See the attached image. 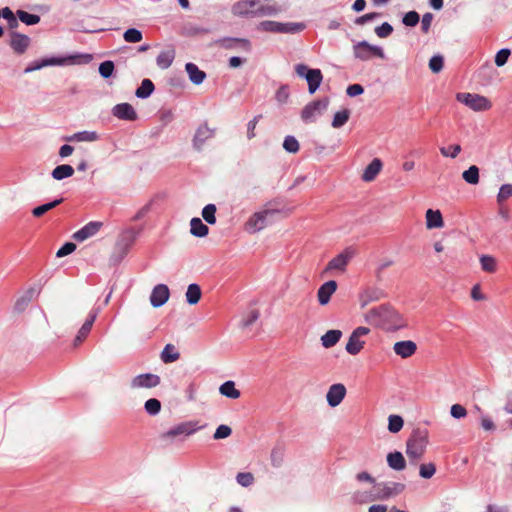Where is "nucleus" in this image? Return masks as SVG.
<instances>
[{
    "label": "nucleus",
    "mask_w": 512,
    "mask_h": 512,
    "mask_svg": "<svg viewBox=\"0 0 512 512\" xmlns=\"http://www.w3.org/2000/svg\"><path fill=\"white\" fill-rule=\"evenodd\" d=\"M428 444V431L416 428L406 442V454L409 459L419 460L425 453Z\"/></svg>",
    "instance_id": "f03ea898"
},
{
    "label": "nucleus",
    "mask_w": 512,
    "mask_h": 512,
    "mask_svg": "<svg viewBox=\"0 0 512 512\" xmlns=\"http://www.w3.org/2000/svg\"><path fill=\"white\" fill-rule=\"evenodd\" d=\"M185 70L188 74L189 80L195 85H200L206 78V73L200 70L194 63H187L185 65Z\"/></svg>",
    "instance_id": "a878e982"
},
{
    "label": "nucleus",
    "mask_w": 512,
    "mask_h": 512,
    "mask_svg": "<svg viewBox=\"0 0 512 512\" xmlns=\"http://www.w3.org/2000/svg\"><path fill=\"white\" fill-rule=\"evenodd\" d=\"M257 30L270 33H279V22L266 20L257 25Z\"/></svg>",
    "instance_id": "de8ad7c7"
},
{
    "label": "nucleus",
    "mask_w": 512,
    "mask_h": 512,
    "mask_svg": "<svg viewBox=\"0 0 512 512\" xmlns=\"http://www.w3.org/2000/svg\"><path fill=\"white\" fill-rule=\"evenodd\" d=\"M460 152H461V146L458 144L451 145L449 148H445V147L440 148V153L444 157H451L453 159L456 158Z\"/></svg>",
    "instance_id": "052dcab7"
},
{
    "label": "nucleus",
    "mask_w": 512,
    "mask_h": 512,
    "mask_svg": "<svg viewBox=\"0 0 512 512\" xmlns=\"http://www.w3.org/2000/svg\"><path fill=\"white\" fill-rule=\"evenodd\" d=\"M387 463L390 468L402 471L406 467V461L401 452L395 451L387 455Z\"/></svg>",
    "instance_id": "c756f323"
},
{
    "label": "nucleus",
    "mask_w": 512,
    "mask_h": 512,
    "mask_svg": "<svg viewBox=\"0 0 512 512\" xmlns=\"http://www.w3.org/2000/svg\"><path fill=\"white\" fill-rule=\"evenodd\" d=\"M276 100L283 104L286 103L289 98V88L286 85L281 86L276 92Z\"/></svg>",
    "instance_id": "69168bd1"
},
{
    "label": "nucleus",
    "mask_w": 512,
    "mask_h": 512,
    "mask_svg": "<svg viewBox=\"0 0 512 512\" xmlns=\"http://www.w3.org/2000/svg\"><path fill=\"white\" fill-rule=\"evenodd\" d=\"M341 337L342 331L338 329L329 330L321 337L322 346L326 349L332 348L339 342Z\"/></svg>",
    "instance_id": "c85d7f7f"
},
{
    "label": "nucleus",
    "mask_w": 512,
    "mask_h": 512,
    "mask_svg": "<svg viewBox=\"0 0 512 512\" xmlns=\"http://www.w3.org/2000/svg\"><path fill=\"white\" fill-rule=\"evenodd\" d=\"M216 206L214 204H207L202 210V217L208 224L216 223Z\"/></svg>",
    "instance_id": "09e8293b"
},
{
    "label": "nucleus",
    "mask_w": 512,
    "mask_h": 512,
    "mask_svg": "<svg viewBox=\"0 0 512 512\" xmlns=\"http://www.w3.org/2000/svg\"><path fill=\"white\" fill-rule=\"evenodd\" d=\"M279 213L277 209H264L252 214L245 223V230L250 234H255L263 230L268 224L269 219Z\"/></svg>",
    "instance_id": "7ed1b4c3"
},
{
    "label": "nucleus",
    "mask_w": 512,
    "mask_h": 512,
    "mask_svg": "<svg viewBox=\"0 0 512 512\" xmlns=\"http://www.w3.org/2000/svg\"><path fill=\"white\" fill-rule=\"evenodd\" d=\"M73 174H74V168L71 165L62 164V165L56 166L52 170L51 176L55 180L59 181V180L65 179V178H69V177L73 176Z\"/></svg>",
    "instance_id": "7c9ffc66"
},
{
    "label": "nucleus",
    "mask_w": 512,
    "mask_h": 512,
    "mask_svg": "<svg viewBox=\"0 0 512 512\" xmlns=\"http://www.w3.org/2000/svg\"><path fill=\"white\" fill-rule=\"evenodd\" d=\"M144 408L149 415H157L161 410V403L156 398H150L145 402Z\"/></svg>",
    "instance_id": "8fccbe9b"
},
{
    "label": "nucleus",
    "mask_w": 512,
    "mask_h": 512,
    "mask_svg": "<svg viewBox=\"0 0 512 512\" xmlns=\"http://www.w3.org/2000/svg\"><path fill=\"white\" fill-rule=\"evenodd\" d=\"M354 256V251L351 248H346L343 252L338 254L326 266L325 272L331 270L345 271L346 266Z\"/></svg>",
    "instance_id": "9d476101"
},
{
    "label": "nucleus",
    "mask_w": 512,
    "mask_h": 512,
    "mask_svg": "<svg viewBox=\"0 0 512 512\" xmlns=\"http://www.w3.org/2000/svg\"><path fill=\"white\" fill-rule=\"evenodd\" d=\"M394 352H415L417 345L411 340L396 342L393 346Z\"/></svg>",
    "instance_id": "c03bdc74"
},
{
    "label": "nucleus",
    "mask_w": 512,
    "mask_h": 512,
    "mask_svg": "<svg viewBox=\"0 0 512 512\" xmlns=\"http://www.w3.org/2000/svg\"><path fill=\"white\" fill-rule=\"evenodd\" d=\"M456 99L477 112L489 110L492 106L488 98L474 93H457Z\"/></svg>",
    "instance_id": "423d86ee"
},
{
    "label": "nucleus",
    "mask_w": 512,
    "mask_h": 512,
    "mask_svg": "<svg viewBox=\"0 0 512 512\" xmlns=\"http://www.w3.org/2000/svg\"><path fill=\"white\" fill-rule=\"evenodd\" d=\"M98 139V134L95 131H81L77 132L68 138L69 141L78 142H93Z\"/></svg>",
    "instance_id": "4c0bfd02"
},
{
    "label": "nucleus",
    "mask_w": 512,
    "mask_h": 512,
    "mask_svg": "<svg viewBox=\"0 0 512 512\" xmlns=\"http://www.w3.org/2000/svg\"><path fill=\"white\" fill-rule=\"evenodd\" d=\"M462 177L469 184H477L479 182V168L475 165L470 166L463 172Z\"/></svg>",
    "instance_id": "79ce46f5"
},
{
    "label": "nucleus",
    "mask_w": 512,
    "mask_h": 512,
    "mask_svg": "<svg viewBox=\"0 0 512 512\" xmlns=\"http://www.w3.org/2000/svg\"><path fill=\"white\" fill-rule=\"evenodd\" d=\"M510 54H511V51L508 48H503V49L499 50L495 56L496 66H498V67L504 66L507 63Z\"/></svg>",
    "instance_id": "4d7b16f0"
},
{
    "label": "nucleus",
    "mask_w": 512,
    "mask_h": 512,
    "mask_svg": "<svg viewBox=\"0 0 512 512\" xmlns=\"http://www.w3.org/2000/svg\"><path fill=\"white\" fill-rule=\"evenodd\" d=\"M364 320L369 325L387 331H396L407 326L403 317L387 304L369 309L364 314Z\"/></svg>",
    "instance_id": "f257e3e1"
},
{
    "label": "nucleus",
    "mask_w": 512,
    "mask_h": 512,
    "mask_svg": "<svg viewBox=\"0 0 512 512\" xmlns=\"http://www.w3.org/2000/svg\"><path fill=\"white\" fill-rule=\"evenodd\" d=\"M481 269L487 273H494L497 270V260L490 255H482L480 257Z\"/></svg>",
    "instance_id": "58836bf2"
},
{
    "label": "nucleus",
    "mask_w": 512,
    "mask_h": 512,
    "mask_svg": "<svg viewBox=\"0 0 512 512\" xmlns=\"http://www.w3.org/2000/svg\"><path fill=\"white\" fill-rule=\"evenodd\" d=\"M283 148L289 153H296L299 151V142L294 136H286L283 142Z\"/></svg>",
    "instance_id": "3c124183"
},
{
    "label": "nucleus",
    "mask_w": 512,
    "mask_h": 512,
    "mask_svg": "<svg viewBox=\"0 0 512 512\" xmlns=\"http://www.w3.org/2000/svg\"><path fill=\"white\" fill-rule=\"evenodd\" d=\"M123 38L128 43H138L143 39V35L138 29L129 28L124 32Z\"/></svg>",
    "instance_id": "a18cd8bd"
},
{
    "label": "nucleus",
    "mask_w": 512,
    "mask_h": 512,
    "mask_svg": "<svg viewBox=\"0 0 512 512\" xmlns=\"http://www.w3.org/2000/svg\"><path fill=\"white\" fill-rule=\"evenodd\" d=\"M16 14L18 19L26 25H36L40 22V16L36 14H31L24 10H18Z\"/></svg>",
    "instance_id": "37998d69"
},
{
    "label": "nucleus",
    "mask_w": 512,
    "mask_h": 512,
    "mask_svg": "<svg viewBox=\"0 0 512 512\" xmlns=\"http://www.w3.org/2000/svg\"><path fill=\"white\" fill-rule=\"evenodd\" d=\"M305 28V25L303 23H281L279 22V33L284 34H295L298 32L303 31Z\"/></svg>",
    "instance_id": "ea45409f"
},
{
    "label": "nucleus",
    "mask_w": 512,
    "mask_h": 512,
    "mask_svg": "<svg viewBox=\"0 0 512 512\" xmlns=\"http://www.w3.org/2000/svg\"><path fill=\"white\" fill-rule=\"evenodd\" d=\"M217 43L225 49L240 48L246 52L251 50V42L245 38L225 37L219 39Z\"/></svg>",
    "instance_id": "f3484780"
},
{
    "label": "nucleus",
    "mask_w": 512,
    "mask_h": 512,
    "mask_svg": "<svg viewBox=\"0 0 512 512\" xmlns=\"http://www.w3.org/2000/svg\"><path fill=\"white\" fill-rule=\"evenodd\" d=\"M170 291L167 285H156L150 295V303L153 307L158 308L163 306L169 299Z\"/></svg>",
    "instance_id": "4468645a"
},
{
    "label": "nucleus",
    "mask_w": 512,
    "mask_h": 512,
    "mask_svg": "<svg viewBox=\"0 0 512 512\" xmlns=\"http://www.w3.org/2000/svg\"><path fill=\"white\" fill-rule=\"evenodd\" d=\"M405 488L402 483L380 484L377 487L376 499L385 500L393 495L401 493Z\"/></svg>",
    "instance_id": "6ab92c4d"
},
{
    "label": "nucleus",
    "mask_w": 512,
    "mask_h": 512,
    "mask_svg": "<svg viewBox=\"0 0 512 512\" xmlns=\"http://www.w3.org/2000/svg\"><path fill=\"white\" fill-rule=\"evenodd\" d=\"M112 114L120 120L135 121L137 113L133 106L129 103H120L112 108Z\"/></svg>",
    "instance_id": "dca6fc26"
},
{
    "label": "nucleus",
    "mask_w": 512,
    "mask_h": 512,
    "mask_svg": "<svg viewBox=\"0 0 512 512\" xmlns=\"http://www.w3.org/2000/svg\"><path fill=\"white\" fill-rule=\"evenodd\" d=\"M258 318L259 312L257 310L250 311L249 314L241 321L242 327L246 328L251 326Z\"/></svg>",
    "instance_id": "338daca9"
},
{
    "label": "nucleus",
    "mask_w": 512,
    "mask_h": 512,
    "mask_svg": "<svg viewBox=\"0 0 512 512\" xmlns=\"http://www.w3.org/2000/svg\"><path fill=\"white\" fill-rule=\"evenodd\" d=\"M426 226L428 229L442 228L443 217L439 210L428 209L426 211Z\"/></svg>",
    "instance_id": "bb28decb"
},
{
    "label": "nucleus",
    "mask_w": 512,
    "mask_h": 512,
    "mask_svg": "<svg viewBox=\"0 0 512 512\" xmlns=\"http://www.w3.org/2000/svg\"><path fill=\"white\" fill-rule=\"evenodd\" d=\"M350 117V111L348 109H343L341 111H338L334 114L333 120H332V127L333 128H341L344 126Z\"/></svg>",
    "instance_id": "a19ab883"
},
{
    "label": "nucleus",
    "mask_w": 512,
    "mask_h": 512,
    "mask_svg": "<svg viewBox=\"0 0 512 512\" xmlns=\"http://www.w3.org/2000/svg\"><path fill=\"white\" fill-rule=\"evenodd\" d=\"M510 197H512V184H503L497 195L498 204H502Z\"/></svg>",
    "instance_id": "603ef678"
},
{
    "label": "nucleus",
    "mask_w": 512,
    "mask_h": 512,
    "mask_svg": "<svg viewBox=\"0 0 512 512\" xmlns=\"http://www.w3.org/2000/svg\"><path fill=\"white\" fill-rule=\"evenodd\" d=\"M346 395V388L343 384L337 383L330 386L326 399L331 407L338 406Z\"/></svg>",
    "instance_id": "a211bd4d"
},
{
    "label": "nucleus",
    "mask_w": 512,
    "mask_h": 512,
    "mask_svg": "<svg viewBox=\"0 0 512 512\" xmlns=\"http://www.w3.org/2000/svg\"><path fill=\"white\" fill-rule=\"evenodd\" d=\"M270 458L272 466L280 467L283 462V451L278 448L273 449Z\"/></svg>",
    "instance_id": "0e129e2a"
},
{
    "label": "nucleus",
    "mask_w": 512,
    "mask_h": 512,
    "mask_svg": "<svg viewBox=\"0 0 512 512\" xmlns=\"http://www.w3.org/2000/svg\"><path fill=\"white\" fill-rule=\"evenodd\" d=\"M281 11V8L273 0H262L257 4L255 17L275 16Z\"/></svg>",
    "instance_id": "aec40b11"
},
{
    "label": "nucleus",
    "mask_w": 512,
    "mask_h": 512,
    "mask_svg": "<svg viewBox=\"0 0 512 512\" xmlns=\"http://www.w3.org/2000/svg\"><path fill=\"white\" fill-rule=\"evenodd\" d=\"M216 129L210 128L207 123L201 124L193 137V147L201 151L204 144L215 136Z\"/></svg>",
    "instance_id": "1a4fd4ad"
},
{
    "label": "nucleus",
    "mask_w": 512,
    "mask_h": 512,
    "mask_svg": "<svg viewBox=\"0 0 512 512\" xmlns=\"http://www.w3.org/2000/svg\"><path fill=\"white\" fill-rule=\"evenodd\" d=\"M295 72L307 81L310 94H314L323 81V74L320 69H311L305 64L295 65Z\"/></svg>",
    "instance_id": "20e7f679"
},
{
    "label": "nucleus",
    "mask_w": 512,
    "mask_h": 512,
    "mask_svg": "<svg viewBox=\"0 0 512 512\" xmlns=\"http://www.w3.org/2000/svg\"><path fill=\"white\" fill-rule=\"evenodd\" d=\"M175 51L173 49L162 51L156 58L157 66L161 69H167L173 63Z\"/></svg>",
    "instance_id": "2f4dec72"
},
{
    "label": "nucleus",
    "mask_w": 512,
    "mask_h": 512,
    "mask_svg": "<svg viewBox=\"0 0 512 512\" xmlns=\"http://www.w3.org/2000/svg\"><path fill=\"white\" fill-rule=\"evenodd\" d=\"M76 249V245L72 242L65 243L56 253L58 258L71 254Z\"/></svg>",
    "instance_id": "774afa93"
},
{
    "label": "nucleus",
    "mask_w": 512,
    "mask_h": 512,
    "mask_svg": "<svg viewBox=\"0 0 512 512\" xmlns=\"http://www.w3.org/2000/svg\"><path fill=\"white\" fill-rule=\"evenodd\" d=\"M393 32V27L388 23L384 22L382 25L375 28V33L380 38H386Z\"/></svg>",
    "instance_id": "e2e57ef3"
},
{
    "label": "nucleus",
    "mask_w": 512,
    "mask_h": 512,
    "mask_svg": "<svg viewBox=\"0 0 512 512\" xmlns=\"http://www.w3.org/2000/svg\"><path fill=\"white\" fill-rule=\"evenodd\" d=\"M65 60L61 58H45L41 61H35L31 65L27 66L24 70L25 73H30L36 70H39L46 66H52V65H62L64 64Z\"/></svg>",
    "instance_id": "cd10ccee"
},
{
    "label": "nucleus",
    "mask_w": 512,
    "mask_h": 512,
    "mask_svg": "<svg viewBox=\"0 0 512 512\" xmlns=\"http://www.w3.org/2000/svg\"><path fill=\"white\" fill-rule=\"evenodd\" d=\"M329 98L318 99L306 104L301 111V120L308 124L313 123L328 108Z\"/></svg>",
    "instance_id": "39448f33"
},
{
    "label": "nucleus",
    "mask_w": 512,
    "mask_h": 512,
    "mask_svg": "<svg viewBox=\"0 0 512 512\" xmlns=\"http://www.w3.org/2000/svg\"><path fill=\"white\" fill-rule=\"evenodd\" d=\"M419 20L420 16L416 11H409L404 15L402 22L406 26L414 27L419 23Z\"/></svg>",
    "instance_id": "864d4df0"
},
{
    "label": "nucleus",
    "mask_w": 512,
    "mask_h": 512,
    "mask_svg": "<svg viewBox=\"0 0 512 512\" xmlns=\"http://www.w3.org/2000/svg\"><path fill=\"white\" fill-rule=\"evenodd\" d=\"M201 288L198 284H190L186 291V301L190 305H195L201 298Z\"/></svg>",
    "instance_id": "f704fd0d"
},
{
    "label": "nucleus",
    "mask_w": 512,
    "mask_h": 512,
    "mask_svg": "<svg viewBox=\"0 0 512 512\" xmlns=\"http://www.w3.org/2000/svg\"><path fill=\"white\" fill-rule=\"evenodd\" d=\"M114 72V63L112 61H104L99 65V73L103 78H109Z\"/></svg>",
    "instance_id": "13d9d810"
},
{
    "label": "nucleus",
    "mask_w": 512,
    "mask_h": 512,
    "mask_svg": "<svg viewBox=\"0 0 512 512\" xmlns=\"http://www.w3.org/2000/svg\"><path fill=\"white\" fill-rule=\"evenodd\" d=\"M436 472V467L433 463L422 464L419 469V474L422 478L429 479Z\"/></svg>",
    "instance_id": "bf43d9fd"
},
{
    "label": "nucleus",
    "mask_w": 512,
    "mask_h": 512,
    "mask_svg": "<svg viewBox=\"0 0 512 512\" xmlns=\"http://www.w3.org/2000/svg\"><path fill=\"white\" fill-rule=\"evenodd\" d=\"M337 289V283L334 280H329L322 284L317 292L318 301L321 305L329 303L331 296Z\"/></svg>",
    "instance_id": "5701e85b"
},
{
    "label": "nucleus",
    "mask_w": 512,
    "mask_h": 512,
    "mask_svg": "<svg viewBox=\"0 0 512 512\" xmlns=\"http://www.w3.org/2000/svg\"><path fill=\"white\" fill-rule=\"evenodd\" d=\"M404 425V421L401 416L390 415L388 418V430L391 433L399 432Z\"/></svg>",
    "instance_id": "49530a36"
},
{
    "label": "nucleus",
    "mask_w": 512,
    "mask_h": 512,
    "mask_svg": "<svg viewBox=\"0 0 512 512\" xmlns=\"http://www.w3.org/2000/svg\"><path fill=\"white\" fill-rule=\"evenodd\" d=\"M63 202V198L55 199L49 203H45L43 205L37 206L32 210V215L34 217H41L46 212L52 210Z\"/></svg>",
    "instance_id": "e433bc0d"
},
{
    "label": "nucleus",
    "mask_w": 512,
    "mask_h": 512,
    "mask_svg": "<svg viewBox=\"0 0 512 512\" xmlns=\"http://www.w3.org/2000/svg\"><path fill=\"white\" fill-rule=\"evenodd\" d=\"M444 66V59L441 55H435L429 60V68L433 73H439Z\"/></svg>",
    "instance_id": "6e6d98bb"
},
{
    "label": "nucleus",
    "mask_w": 512,
    "mask_h": 512,
    "mask_svg": "<svg viewBox=\"0 0 512 512\" xmlns=\"http://www.w3.org/2000/svg\"><path fill=\"white\" fill-rule=\"evenodd\" d=\"M10 47L17 54H23L30 45V38L15 31L10 33Z\"/></svg>",
    "instance_id": "2eb2a0df"
},
{
    "label": "nucleus",
    "mask_w": 512,
    "mask_h": 512,
    "mask_svg": "<svg viewBox=\"0 0 512 512\" xmlns=\"http://www.w3.org/2000/svg\"><path fill=\"white\" fill-rule=\"evenodd\" d=\"M190 232L196 237H205L209 232V228L200 218H192L190 222Z\"/></svg>",
    "instance_id": "473e14b6"
},
{
    "label": "nucleus",
    "mask_w": 512,
    "mask_h": 512,
    "mask_svg": "<svg viewBox=\"0 0 512 512\" xmlns=\"http://www.w3.org/2000/svg\"><path fill=\"white\" fill-rule=\"evenodd\" d=\"M355 58L361 61L370 60L373 57L384 58L385 54L381 47L371 45L367 41H360L353 46Z\"/></svg>",
    "instance_id": "0eeeda50"
},
{
    "label": "nucleus",
    "mask_w": 512,
    "mask_h": 512,
    "mask_svg": "<svg viewBox=\"0 0 512 512\" xmlns=\"http://www.w3.org/2000/svg\"><path fill=\"white\" fill-rule=\"evenodd\" d=\"M102 223L97 221H92L82 227L80 230L74 233L73 238L77 241H84L92 236H94L101 228Z\"/></svg>",
    "instance_id": "412c9836"
},
{
    "label": "nucleus",
    "mask_w": 512,
    "mask_h": 512,
    "mask_svg": "<svg viewBox=\"0 0 512 512\" xmlns=\"http://www.w3.org/2000/svg\"><path fill=\"white\" fill-rule=\"evenodd\" d=\"M231 433H232V429L229 426L222 424L217 427V429L213 435V438L215 440L225 439V438L229 437L231 435Z\"/></svg>",
    "instance_id": "680f3d73"
},
{
    "label": "nucleus",
    "mask_w": 512,
    "mask_h": 512,
    "mask_svg": "<svg viewBox=\"0 0 512 512\" xmlns=\"http://www.w3.org/2000/svg\"><path fill=\"white\" fill-rule=\"evenodd\" d=\"M154 89V84L150 79H143L141 85L136 89L135 95L140 99H146L153 93Z\"/></svg>",
    "instance_id": "72a5a7b5"
},
{
    "label": "nucleus",
    "mask_w": 512,
    "mask_h": 512,
    "mask_svg": "<svg viewBox=\"0 0 512 512\" xmlns=\"http://www.w3.org/2000/svg\"><path fill=\"white\" fill-rule=\"evenodd\" d=\"M237 483L243 487H248L253 484L254 476L250 472H240L236 476Z\"/></svg>",
    "instance_id": "5fc2aeb1"
},
{
    "label": "nucleus",
    "mask_w": 512,
    "mask_h": 512,
    "mask_svg": "<svg viewBox=\"0 0 512 512\" xmlns=\"http://www.w3.org/2000/svg\"><path fill=\"white\" fill-rule=\"evenodd\" d=\"M386 297L384 290L378 287H367L359 295L361 307H365L372 302L379 301Z\"/></svg>",
    "instance_id": "f8f14e48"
},
{
    "label": "nucleus",
    "mask_w": 512,
    "mask_h": 512,
    "mask_svg": "<svg viewBox=\"0 0 512 512\" xmlns=\"http://www.w3.org/2000/svg\"><path fill=\"white\" fill-rule=\"evenodd\" d=\"M195 431H196V429L193 428L191 423H189V422L181 423V424L171 428L167 432L163 433L161 435V438L165 440V439H173L180 435L188 436V435L193 434Z\"/></svg>",
    "instance_id": "4be33fe9"
},
{
    "label": "nucleus",
    "mask_w": 512,
    "mask_h": 512,
    "mask_svg": "<svg viewBox=\"0 0 512 512\" xmlns=\"http://www.w3.org/2000/svg\"><path fill=\"white\" fill-rule=\"evenodd\" d=\"M219 391L222 395L231 399H238L240 397V391L236 389L233 381H226L223 383L220 386Z\"/></svg>",
    "instance_id": "c9c22d12"
},
{
    "label": "nucleus",
    "mask_w": 512,
    "mask_h": 512,
    "mask_svg": "<svg viewBox=\"0 0 512 512\" xmlns=\"http://www.w3.org/2000/svg\"><path fill=\"white\" fill-rule=\"evenodd\" d=\"M160 384V377L156 374L145 373L135 376L131 381L133 389L154 388Z\"/></svg>",
    "instance_id": "9b49d317"
},
{
    "label": "nucleus",
    "mask_w": 512,
    "mask_h": 512,
    "mask_svg": "<svg viewBox=\"0 0 512 512\" xmlns=\"http://www.w3.org/2000/svg\"><path fill=\"white\" fill-rule=\"evenodd\" d=\"M40 293L39 290L35 288L28 289L22 296H20L15 304L14 309L17 312H23L29 305V303L33 300L35 296H38Z\"/></svg>",
    "instance_id": "b1692460"
},
{
    "label": "nucleus",
    "mask_w": 512,
    "mask_h": 512,
    "mask_svg": "<svg viewBox=\"0 0 512 512\" xmlns=\"http://www.w3.org/2000/svg\"><path fill=\"white\" fill-rule=\"evenodd\" d=\"M382 161L379 158H374L371 163L365 168L362 174V180L365 182L373 181L382 169Z\"/></svg>",
    "instance_id": "393cba45"
},
{
    "label": "nucleus",
    "mask_w": 512,
    "mask_h": 512,
    "mask_svg": "<svg viewBox=\"0 0 512 512\" xmlns=\"http://www.w3.org/2000/svg\"><path fill=\"white\" fill-rule=\"evenodd\" d=\"M97 315L98 310H93L89 313L87 319L85 320L81 328L78 330V333L73 340L74 348H77L89 335Z\"/></svg>",
    "instance_id": "ddd939ff"
},
{
    "label": "nucleus",
    "mask_w": 512,
    "mask_h": 512,
    "mask_svg": "<svg viewBox=\"0 0 512 512\" xmlns=\"http://www.w3.org/2000/svg\"><path fill=\"white\" fill-rule=\"evenodd\" d=\"M370 329L360 326L353 330L346 344V352H360L365 348Z\"/></svg>",
    "instance_id": "6e6552de"
}]
</instances>
